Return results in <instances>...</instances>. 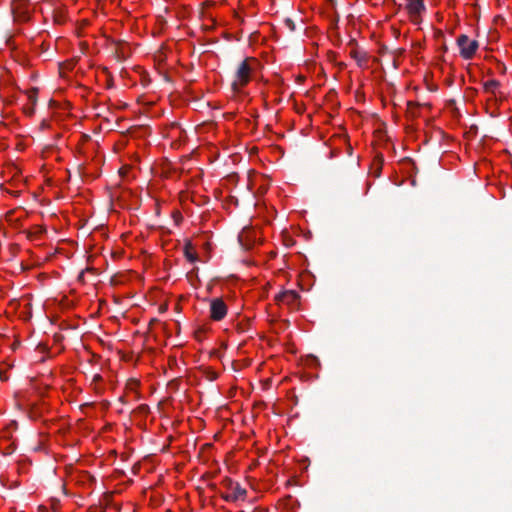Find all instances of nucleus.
<instances>
[{
	"label": "nucleus",
	"mask_w": 512,
	"mask_h": 512,
	"mask_svg": "<svg viewBox=\"0 0 512 512\" xmlns=\"http://www.w3.org/2000/svg\"><path fill=\"white\" fill-rule=\"evenodd\" d=\"M222 485L227 490L225 493H220L221 497L227 502H237L244 500L247 495V490L237 482H234L231 478H225L222 481Z\"/></svg>",
	"instance_id": "obj_1"
},
{
	"label": "nucleus",
	"mask_w": 512,
	"mask_h": 512,
	"mask_svg": "<svg viewBox=\"0 0 512 512\" xmlns=\"http://www.w3.org/2000/svg\"><path fill=\"white\" fill-rule=\"evenodd\" d=\"M250 61H254V59L247 58L239 64L235 72L234 80L231 84L233 91H239L241 88L246 86L250 81V75L252 71V68L249 64Z\"/></svg>",
	"instance_id": "obj_2"
},
{
	"label": "nucleus",
	"mask_w": 512,
	"mask_h": 512,
	"mask_svg": "<svg viewBox=\"0 0 512 512\" xmlns=\"http://www.w3.org/2000/svg\"><path fill=\"white\" fill-rule=\"evenodd\" d=\"M457 45L460 48V55L464 59H471L479 46L478 41L470 40L465 34H462L457 38Z\"/></svg>",
	"instance_id": "obj_3"
},
{
	"label": "nucleus",
	"mask_w": 512,
	"mask_h": 512,
	"mask_svg": "<svg viewBox=\"0 0 512 512\" xmlns=\"http://www.w3.org/2000/svg\"><path fill=\"white\" fill-rule=\"evenodd\" d=\"M227 314V306L221 298H214L210 302V317L214 321L222 320Z\"/></svg>",
	"instance_id": "obj_4"
},
{
	"label": "nucleus",
	"mask_w": 512,
	"mask_h": 512,
	"mask_svg": "<svg viewBox=\"0 0 512 512\" xmlns=\"http://www.w3.org/2000/svg\"><path fill=\"white\" fill-rule=\"evenodd\" d=\"M300 296L294 290H287L275 296V300L280 304H285L290 307H295L298 303Z\"/></svg>",
	"instance_id": "obj_5"
},
{
	"label": "nucleus",
	"mask_w": 512,
	"mask_h": 512,
	"mask_svg": "<svg viewBox=\"0 0 512 512\" xmlns=\"http://www.w3.org/2000/svg\"><path fill=\"white\" fill-rule=\"evenodd\" d=\"M406 9L410 17L416 22L417 18L426 10V7L423 0H411L407 3Z\"/></svg>",
	"instance_id": "obj_6"
},
{
	"label": "nucleus",
	"mask_w": 512,
	"mask_h": 512,
	"mask_svg": "<svg viewBox=\"0 0 512 512\" xmlns=\"http://www.w3.org/2000/svg\"><path fill=\"white\" fill-rule=\"evenodd\" d=\"M115 54L119 60H126L130 56V51L125 43L116 45Z\"/></svg>",
	"instance_id": "obj_7"
},
{
	"label": "nucleus",
	"mask_w": 512,
	"mask_h": 512,
	"mask_svg": "<svg viewBox=\"0 0 512 512\" xmlns=\"http://www.w3.org/2000/svg\"><path fill=\"white\" fill-rule=\"evenodd\" d=\"M184 255L186 259L191 263L196 262L198 259L197 254L193 252V247L190 242H187L184 246Z\"/></svg>",
	"instance_id": "obj_8"
},
{
	"label": "nucleus",
	"mask_w": 512,
	"mask_h": 512,
	"mask_svg": "<svg viewBox=\"0 0 512 512\" xmlns=\"http://www.w3.org/2000/svg\"><path fill=\"white\" fill-rule=\"evenodd\" d=\"M500 83L497 80H489L484 83V90L486 92L494 93V91L499 87Z\"/></svg>",
	"instance_id": "obj_9"
},
{
	"label": "nucleus",
	"mask_w": 512,
	"mask_h": 512,
	"mask_svg": "<svg viewBox=\"0 0 512 512\" xmlns=\"http://www.w3.org/2000/svg\"><path fill=\"white\" fill-rule=\"evenodd\" d=\"M283 24L290 32H295L297 30V26L291 18L284 19Z\"/></svg>",
	"instance_id": "obj_10"
},
{
	"label": "nucleus",
	"mask_w": 512,
	"mask_h": 512,
	"mask_svg": "<svg viewBox=\"0 0 512 512\" xmlns=\"http://www.w3.org/2000/svg\"><path fill=\"white\" fill-rule=\"evenodd\" d=\"M27 0H13L12 1V9L13 12L16 13L18 10L22 9L26 4Z\"/></svg>",
	"instance_id": "obj_11"
},
{
	"label": "nucleus",
	"mask_w": 512,
	"mask_h": 512,
	"mask_svg": "<svg viewBox=\"0 0 512 512\" xmlns=\"http://www.w3.org/2000/svg\"><path fill=\"white\" fill-rule=\"evenodd\" d=\"M351 56L358 62V63H361L363 61H365V55H360L359 52L357 51H352L351 52Z\"/></svg>",
	"instance_id": "obj_12"
},
{
	"label": "nucleus",
	"mask_w": 512,
	"mask_h": 512,
	"mask_svg": "<svg viewBox=\"0 0 512 512\" xmlns=\"http://www.w3.org/2000/svg\"><path fill=\"white\" fill-rule=\"evenodd\" d=\"M30 100L35 103L36 102V90H33L29 95Z\"/></svg>",
	"instance_id": "obj_13"
},
{
	"label": "nucleus",
	"mask_w": 512,
	"mask_h": 512,
	"mask_svg": "<svg viewBox=\"0 0 512 512\" xmlns=\"http://www.w3.org/2000/svg\"><path fill=\"white\" fill-rule=\"evenodd\" d=\"M86 272H93V269H86V270L81 271V273H80V275H79V277H78V278H79V280H83V278H84V274H85Z\"/></svg>",
	"instance_id": "obj_14"
},
{
	"label": "nucleus",
	"mask_w": 512,
	"mask_h": 512,
	"mask_svg": "<svg viewBox=\"0 0 512 512\" xmlns=\"http://www.w3.org/2000/svg\"><path fill=\"white\" fill-rule=\"evenodd\" d=\"M393 65H394L395 68L398 67V64H397L396 60L393 61Z\"/></svg>",
	"instance_id": "obj_15"
}]
</instances>
